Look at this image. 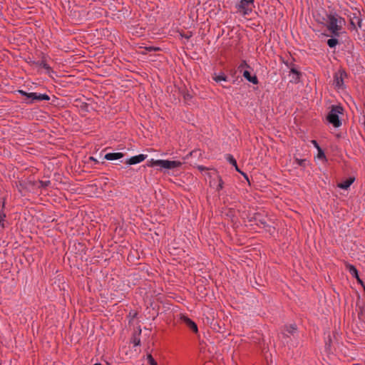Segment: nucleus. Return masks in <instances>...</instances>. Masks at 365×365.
<instances>
[{"mask_svg": "<svg viewBox=\"0 0 365 365\" xmlns=\"http://www.w3.org/2000/svg\"><path fill=\"white\" fill-rule=\"evenodd\" d=\"M42 66H43V67L45 69H46V70H49V69H50V67H49V66H48V64H47V63H42Z\"/></svg>", "mask_w": 365, "mask_h": 365, "instance_id": "nucleus-25", "label": "nucleus"}, {"mask_svg": "<svg viewBox=\"0 0 365 365\" xmlns=\"http://www.w3.org/2000/svg\"><path fill=\"white\" fill-rule=\"evenodd\" d=\"M93 365H102V364H95Z\"/></svg>", "mask_w": 365, "mask_h": 365, "instance_id": "nucleus-28", "label": "nucleus"}, {"mask_svg": "<svg viewBox=\"0 0 365 365\" xmlns=\"http://www.w3.org/2000/svg\"><path fill=\"white\" fill-rule=\"evenodd\" d=\"M222 187H223V182H222V180L220 178V179H219V183H218V185H217V190H220V189H222Z\"/></svg>", "mask_w": 365, "mask_h": 365, "instance_id": "nucleus-24", "label": "nucleus"}, {"mask_svg": "<svg viewBox=\"0 0 365 365\" xmlns=\"http://www.w3.org/2000/svg\"><path fill=\"white\" fill-rule=\"evenodd\" d=\"M213 80L215 81L216 82H220V81H227V77L226 76H225L224 74H221V75H216L215 74L212 77Z\"/></svg>", "mask_w": 365, "mask_h": 365, "instance_id": "nucleus-16", "label": "nucleus"}, {"mask_svg": "<svg viewBox=\"0 0 365 365\" xmlns=\"http://www.w3.org/2000/svg\"><path fill=\"white\" fill-rule=\"evenodd\" d=\"M182 162L179 160H154L151 159L148 165L150 167L159 166L161 168L167 170H173L182 165Z\"/></svg>", "mask_w": 365, "mask_h": 365, "instance_id": "nucleus-2", "label": "nucleus"}, {"mask_svg": "<svg viewBox=\"0 0 365 365\" xmlns=\"http://www.w3.org/2000/svg\"><path fill=\"white\" fill-rule=\"evenodd\" d=\"M342 107L335 106H332L331 110L328 114L327 119L329 122L336 128L339 127L341 124L339 118V114L342 113Z\"/></svg>", "mask_w": 365, "mask_h": 365, "instance_id": "nucleus-3", "label": "nucleus"}, {"mask_svg": "<svg viewBox=\"0 0 365 365\" xmlns=\"http://www.w3.org/2000/svg\"><path fill=\"white\" fill-rule=\"evenodd\" d=\"M181 321L183 324H185L190 329L193 331L195 333L198 331L197 324L192 321L190 318L186 316L181 317Z\"/></svg>", "mask_w": 365, "mask_h": 365, "instance_id": "nucleus-6", "label": "nucleus"}, {"mask_svg": "<svg viewBox=\"0 0 365 365\" xmlns=\"http://www.w3.org/2000/svg\"><path fill=\"white\" fill-rule=\"evenodd\" d=\"M338 43L339 41L336 37L332 36V38L327 40V45L331 48H335Z\"/></svg>", "mask_w": 365, "mask_h": 365, "instance_id": "nucleus-14", "label": "nucleus"}, {"mask_svg": "<svg viewBox=\"0 0 365 365\" xmlns=\"http://www.w3.org/2000/svg\"><path fill=\"white\" fill-rule=\"evenodd\" d=\"M354 179V178H349L346 180H344V182L339 183L338 185V187L341 188V189H344V190H347L350 185L353 183Z\"/></svg>", "mask_w": 365, "mask_h": 365, "instance_id": "nucleus-13", "label": "nucleus"}, {"mask_svg": "<svg viewBox=\"0 0 365 365\" xmlns=\"http://www.w3.org/2000/svg\"><path fill=\"white\" fill-rule=\"evenodd\" d=\"M325 24L331 36L339 37L345 24V20L336 14H327L322 22Z\"/></svg>", "mask_w": 365, "mask_h": 365, "instance_id": "nucleus-1", "label": "nucleus"}, {"mask_svg": "<svg viewBox=\"0 0 365 365\" xmlns=\"http://www.w3.org/2000/svg\"><path fill=\"white\" fill-rule=\"evenodd\" d=\"M296 330V327L294 325H290L287 329V331L289 334H292Z\"/></svg>", "mask_w": 365, "mask_h": 365, "instance_id": "nucleus-22", "label": "nucleus"}, {"mask_svg": "<svg viewBox=\"0 0 365 365\" xmlns=\"http://www.w3.org/2000/svg\"><path fill=\"white\" fill-rule=\"evenodd\" d=\"M226 159L230 163L232 164V165H234L235 167V169L236 170L239 171L240 172V170L237 167V162L235 160V159L233 158L232 155H226Z\"/></svg>", "mask_w": 365, "mask_h": 365, "instance_id": "nucleus-15", "label": "nucleus"}, {"mask_svg": "<svg viewBox=\"0 0 365 365\" xmlns=\"http://www.w3.org/2000/svg\"><path fill=\"white\" fill-rule=\"evenodd\" d=\"M236 7L237 11L244 16L249 15L254 8V0H239Z\"/></svg>", "mask_w": 365, "mask_h": 365, "instance_id": "nucleus-4", "label": "nucleus"}, {"mask_svg": "<svg viewBox=\"0 0 365 365\" xmlns=\"http://www.w3.org/2000/svg\"><path fill=\"white\" fill-rule=\"evenodd\" d=\"M146 158H147L146 155L140 154V155L130 158L126 161V163L128 165H135V164L143 162Z\"/></svg>", "mask_w": 365, "mask_h": 365, "instance_id": "nucleus-7", "label": "nucleus"}, {"mask_svg": "<svg viewBox=\"0 0 365 365\" xmlns=\"http://www.w3.org/2000/svg\"><path fill=\"white\" fill-rule=\"evenodd\" d=\"M5 218H6L5 213L2 210H0V229H3L5 227V222H6Z\"/></svg>", "mask_w": 365, "mask_h": 365, "instance_id": "nucleus-17", "label": "nucleus"}, {"mask_svg": "<svg viewBox=\"0 0 365 365\" xmlns=\"http://www.w3.org/2000/svg\"><path fill=\"white\" fill-rule=\"evenodd\" d=\"M40 184H41L40 186L41 187H46L47 186H48L51 184V182L49 180L41 181Z\"/></svg>", "mask_w": 365, "mask_h": 365, "instance_id": "nucleus-21", "label": "nucleus"}, {"mask_svg": "<svg viewBox=\"0 0 365 365\" xmlns=\"http://www.w3.org/2000/svg\"><path fill=\"white\" fill-rule=\"evenodd\" d=\"M351 24L353 26L355 27V25L357 24V26L361 28V19H359V17H354L351 20Z\"/></svg>", "mask_w": 365, "mask_h": 365, "instance_id": "nucleus-18", "label": "nucleus"}, {"mask_svg": "<svg viewBox=\"0 0 365 365\" xmlns=\"http://www.w3.org/2000/svg\"><path fill=\"white\" fill-rule=\"evenodd\" d=\"M322 156H324V153H322V150H319V158H321V157H322Z\"/></svg>", "mask_w": 365, "mask_h": 365, "instance_id": "nucleus-26", "label": "nucleus"}, {"mask_svg": "<svg viewBox=\"0 0 365 365\" xmlns=\"http://www.w3.org/2000/svg\"><path fill=\"white\" fill-rule=\"evenodd\" d=\"M19 93L28 98L26 103H32L34 101H49L50 97L47 94H41L37 93H27L24 91L19 90Z\"/></svg>", "mask_w": 365, "mask_h": 365, "instance_id": "nucleus-5", "label": "nucleus"}, {"mask_svg": "<svg viewBox=\"0 0 365 365\" xmlns=\"http://www.w3.org/2000/svg\"><path fill=\"white\" fill-rule=\"evenodd\" d=\"M247 67H249L247 63L245 61H242L241 63V64L239 66V69H242L243 68H247Z\"/></svg>", "mask_w": 365, "mask_h": 365, "instance_id": "nucleus-23", "label": "nucleus"}, {"mask_svg": "<svg viewBox=\"0 0 365 365\" xmlns=\"http://www.w3.org/2000/svg\"><path fill=\"white\" fill-rule=\"evenodd\" d=\"M346 269L352 277L356 278L359 282H361L359 277L358 271L354 265L348 264H346Z\"/></svg>", "mask_w": 365, "mask_h": 365, "instance_id": "nucleus-12", "label": "nucleus"}, {"mask_svg": "<svg viewBox=\"0 0 365 365\" xmlns=\"http://www.w3.org/2000/svg\"><path fill=\"white\" fill-rule=\"evenodd\" d=\"M290 82L297 83L299 81V73L297 70L292 68L289 72Z\"/></svg>", "mask_w": 365, "mask_h": 365, "instance_id": "nucleus-9", "label": "nucleus"}, {"mask_svg": "<svg viewBox=\"0 0 365 365\" xmlns=\"http://www.w3.org/2000/svg\"><path fill=\"white\" fill-rule=\"evenodd\" d=\"M140 344V340H138V341H135V345H138Z\"/></svg>", "mask_w": 365, "mask_h": 365, "instance_id": "nucleus-27", "label": "nucleus"}, {"mask_svg": "<svg viewBox=\"0 0 365 365\" xmlns=\"http://www.w3.org/2000/svg\"><path fill=\"white\" fill-rule=\"evenodd\" d=\"M294 163L299 165V166H302V167H305L306 165L307 164V161L306 159H299L297 158H294Z\"/></svg>", "mask_w": 365, "mask_h": 365, "instance_id": "nucleus-19", "label": "nucleus"}, {"mask_svg": "<svg viewBox=\"0 0 365 365\" xmlns=\"http://www.w3.org/2000/svg\"><path fill=\"white\" fill-rule=\"evenodd\" d=\"M123 157V154L122 153H108L105 155V159L107 160H115L120 159Z\"/></svg>", "mask_w": 365, "mask_h": 365, "instance_id": "nucleus-10", "label": "nucleus"}, {"mask_svg": "<svg viewBox=\"0 0 365 365\" xmlns=\"http://www.w3.org/2000/svg\"><path fill=\"white\" fill-rule=\"evenodd\" d=\"M345 75L346 74L344 71H340L334 75V84L336 88H341L342 87L343 78Z\"/></svg>", "mask_w": 365, "mask_h": 365, "instance_id": "nucleus-8", "label": "nucleus"}, {"mask_svg": "<svg viewBox=\"0 0 365 365\" xmlns=\"http://www.w3.org/2000/svg\"><path fill=\"white\" fill-rule=\"evenodd\" d=\"M243 76L246 78L249 82L252 83L253 84H257L258 80L256 76H251L250 73L248 71H245L243 72Z\"/></svg>", "mask_w": 365, "mask_h": 365, "instance_id": "nucleus-11", "label": "nucleus"}, {"mask_svg": "<svg viewBox=\"0 0 365 365\" xmlns=\"http://www.w3.org/2000/svg\"><path fill=\"white\" fill-rule=\"evenodd\" d=\"M147 361L150 365H158L157 362L155 361L151 354L147 355Z\"/></svg>", "mask_w": 365, "mask_h": 365, "instance_id": "nucleus-20", "label": "nucleus"}]
</instances>
